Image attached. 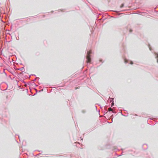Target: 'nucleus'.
Wrapping results in <instances>:
<instances>
[{
    "mask_svg": "<svg viewBox=\"0 0 158 158\" xmlns=\"http://www.w3.org/2000/svg\"><path fill=\"white\" fill-rule=\"evenodd\" d=\"M112 109L111 108V107H110L108 109V111H113Z\"/></svg>",
    "mask_w": 158,
    "mask_h": 158,
    "instance_id": "nucleus-4",
    "label": "nucleus"
},
{
    "mask_svg": "<svg viewBox=\"0 0 158 158\" xmlns=\"http://www.w3.org/2000/svg\"><path fill=\"white\" fill-rule=\"evenodd\" d=\"M121 155H118V156H121Z\"/></svg>",
    "mask_w": 158,
    "mask_h": 158,
    "instance_id": "nucleus-11",
    "label": "nucleus"
},
{
    "mask_svg": "<svg viewBox=\"0 0 158 158\" xmlns=\"http://www.w3.org/2000/svg\"><path fill=\"white\" fill-rule=\"evenodd\" d=\"M112 102V100H111V101H110V102Z\"/></svg>",
    "mask_w": 158,
    "mask_h": 158,
    "instance_id": "nucleus-12",
    "label": "nucleus"
},
{
    "mask_svg": "<svg viewBox=\"0 0 158 158\" xmlns=\"http://www.w3.org/2000/svg\"><path fill=\"white\" fill-rule=\"evenodd\" d=\"M149 49H150V50H151V48L150 47H149Z\"/></svg>",
    "mask_w": 158,
    "mask_h": 158,
    "instance_id": "nucleus-10",
    "label": "nucleus"
},
{
    "mask_svg": "<svg viewBox=\"0 0 158 158\" xmlns=\"http://www.w3.org/2000/svg\"><path fill=\"white\" fill-rule=\"evenodd\" d=\"M35 79L34 80V81H35Z\"/></svg>",
    "mask_w": 158,
    "mask_h": 158,
    "instance_id": "nucleus-13",
    "label": "nucleus"
},
{
    "mask_svg": "<svg viewBox=\"0 0 158 158\" xmlns=\"http://www.w3.org/2000/svg\"><path fill=\"white\" fill-rule=\"evenodd\" d=\"M124 6V4L123 3L120 6V8H122Z\"/></svg>",
    "mask_w": 158,
    "mask_h": 158,
    "instance_id": "nucleus-6",
    "label": "nucleus"
},
{
    "mask_svg": "<svg viewBox=\"0 0 158 158\" xmlns=\"http://www.w3.org/2000/svg\"><path fill=\"white\" fill-rule=\"evenodd\" d=\"M112 112H113L114 113H116V112L115 111H114L113 110L112 111Z\"/></svg>",
    "mask_w": 158,
    "mask_h": 158,
    "instance_id": "nucleus-8",
    "label": "nucleus"
},
{
    "mask_svg": "<svg viewBox=\"0 0 158 158\" xmlns=\"http://www.w3.org/2000/svg\"><path fill=\"white\" fill-rule=\"evenodd\" d=\"M112 120H113V118L112 119Z\"/></svg>",
    "mask_w": 158,
    "mask_h": 158,
    "instance_id": "nucleus-14",
    "label": "nucleus"
},
{
    "mask_svg": "<svg viewBox=\"0 0 158 158\" xmlns=\"http://www.w3.org/2000/svg\"><path fill=\"white\" fill-rule=\"evenodd\" d=\"M124 62L125 63H127V60H125Z\"/></svg>",
    "mask_w": 158,
    "mask_h": 158,
    "instance_id": "nucleus-7",
    "label": "nucleus"
},
{
    "mask_svg": "<svg viewBox=\"0 0 158 158\" xmlns=\"http://www.w3.org/2000/svg\"><path fill=\"white\" fill-rule=\"evenodd\" d=\"M86 111L84 110H81V112L82 113H85V112Z\"/></svg>",
    "mask_w": 158,
    "mask_h": 158,
    "instance_id": "nucleus-5",
    "label": "nucleus"
},
{
    "mask_svg": "<svg viewBox=\"0 0 158 158\" xmlns=\"http://www.w3.org/2000/svg\"><path fill=\"white\" fill-rule=\"evenodd\" d=\"M130 64H133V62H132V61H131V63H130Z\"/></svg>",
    "mask_w": 158,
    "mask_h": 158,
    "instance_id": "nucleus-9",
    "label": "nucleus"
},
{
    "mask_svg": "<svg viewBox=\"0 0 158 158\" xmlns=\"http://www.w3.org/2000/svg\"><path fill=\"white\" fill-rule=\"evenodd\" d=\"M155 56H156V58H157V62L158 63V53H155Z\"/></svg>",
    "mask_w": 158,
    "mask_h": 158,
    "instance_id": "nucleus-2",
    "label": "nucleus"
},
{
    "mask_svg": "<svg viewBox=\"0 0 158 158\" xmlns=\"http://www.w3.org/2000/svg\"><path fill=\"white\" fill-rule=\"evenodd\" d=\"M91 53V50L87 51V52L86 58L87 59L86 61L88 63H90L91 61L90 54Z\"/></svg>",
    "mask_w": 158,
    "mask_h": 158,
    "instance_id": "nucleus-1",
    "label": "nucleus"
},
{
    "mask_svg": "<svg viewBox=\"0 0 158 158\" xmlns=\"http://www.w3.org/2000/svg\"><path fill=\"white\" fill-rule=\"evenodd\" d=\"M111 99H112V102L111 104V107H112L114 105V101H113V98H111Z\"/></svg>",
    "mask_w": 158,
    "mask_h": 158,
    "instance_id": "nucleus-3",
    "label": "nucleus"
}]
</instances>
